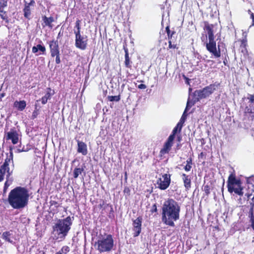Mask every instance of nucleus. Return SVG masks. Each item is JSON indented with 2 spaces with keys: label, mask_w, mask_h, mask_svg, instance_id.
<instances>
[{
  "label": "nucleus",
  "mask_w": 254,
  "mask_h": 254,
  "mask_svg": "<svg viewBox=\"0 0 254 254\" xmlns=\"http://www.w3.org/2000/svg\"><path fill=\"white\" fill-rule=\"evenodd\" d=\"M181 208L178 202L173 198L164 201L162 207V221L166 225L174 227V221L180 218Z\"/></svg>",
  "instance_id": "f257e3e1"
},
{
  "label": "nucleus",
  "mask_w": 254,
  "mask_h": 254,
  "mask_svg": "<svg viewBox=\"0 0 254 254\" xmlns=\"http://www.w3.org/2000/svg\"><path fill=\"white\" fill-rule=\"evenodd\" d=\"M29 197L28 190L26 188L16 187L9 192L7 201L13 209H20L28 205Z\"/></svg>",
  "instance_id": "f03ea898"
},
{
  "label": "nucleus",
  "mask_w": 254,
  "mask_h": 254,
  "mask_svg": "<svg viewBox=\"0 0 254 254\" xmlns=\"http://www.w3.org/2000/svg\"><path fill=\"white\" fill-rule=\"evenodd\" d=\"M203 29L207 32L209 42L206 43L207 50L215 58H218L221 56L220 45L216 47V42L214 40L213 32L214 26L209 24L207 21H204Z\"/></svg>",
  "instance_id": "7ed1b4c3"
},
{
  "label": "nucleus",
  "mask_w": 254,
  "mask_h": 254,
  "mask_svg": "<svg viewBox=\"0 0 254 254\" xmlns=\"http://www.w3.org/2000/svg\"><path fill=\"white\" fill-rule=\"evenodd\" d=\"M230 175L227 182L228 191L229 192L235 193L242 196L243 195V188L242 186V181L237 179L235 170L232 168L229 171Z\"/></svg>",
  "instance_id": "20e7f679"
},
{
  "label": "nucleus",
  "mask_w": 254,
  "mask_h": 254,
  "mask_svg": "<svg viewBox=\"0 0 254 254\" xmlns=\"http://www.w3.org/2000/svg\"><path fill=\"white\" fill-rule=\"evenodd\" d=\"M13 147H9V154H6V156L4 159V162L0 166V182L3 181L4 176H6V179H9L12 174V170H10L9 164L11 162L13 165Z\"/></svg>",
  "instance_id": "39448f33"
},
{
  "label": "nucleus",
  "mask_w": 254,
  "mask_h": 254,
  "mask_svg": "<svg viewBox=\"0 0 254 254\" xmlns=\"http://www.w3.org/2000/svg\"><path fill=\"white\" fill-rule=\"evenodd\" d=\"M220 85V83L215 82L203 88L202 89L196 90L193 93L192 105L200 100L206 98L212 94Z\"/></svg>",
  "instance_id": "423d86ee"
},
{
  "label": "nucleus",
  "mask_w": 254,
  "mask_h": 254,
  "mask_svg": "<svg viewBox=\"0 0 254 254\" xmlns=\"http://www.w3.org/2000/svg\"><path fill=\"white\" fill-rule=\"evenodd\" d=\"M72 225L71 219L70 216H67L64 219H59L53 226V230L56 232L59 238L64 239Z\"/></svg>",
  "instance_id": "0eeeda50"
},
{
  "label": "nucleus",
  "mask_w": 254,
  "mask_h": 254,
  "mask_svg": "<svg viewBox=\"0 0 254 254\" xmlns=\"http://www.w3.org/2000/svg\"><path fill=\"white\" fill-rule=\"evenodd\" d=\"M95 246H97V250L100 253L109 252L114 247V239L111 234H105L104 236L99 237Z\"/></svg>",
  "instance_id": "6e6552de"
},
{
  "label": "nucleus",
  "mask_w": 254,
  "mask_h": 254,
  "mask_svg": "<svg viewBox=\"0 0 254 254\" xmlns=\"http://www.w3.org/2000/svg\"><path fill=\"white\" fill-rule=\"evenodd\" d=\"M183 127V126H182V123H178L176 126L173 129L171 134L164 143L162 148L161 149L159 152V156L160 157H162L165 154H168L170 152L174 143L175 135L178 132L180 133Z\"/></svg>",
  "instance_id": "1a4fd4ad"
},
{
  "label": "nucleus",
  "mask_w": 254,
  "mask_h": 254,
  "mask_svg": "<svg viewBox=\"0 0 254 254\" xmlns=\"http://www.w3.org/2000/svg\"><path fill=\"white\" fill-rule=\"evenodd\" d=\"M171 175L164 174L162 175V178H159L157 181V188L161 190H166L171 183Z\"/></svg>",
  "instance_id": "9d476101"
},
{
  "label": "nucleus",
  "mask_w": 254,
  "mask_h": 254,
  "mask_svg": "<svg viewBox=\"0 0 254 254\" xmlns=\"http://www.w3.org/2000/svg\"><path fill=\"white\" fill-rule=\"evenodd\" d=\"M75 46L81 50H85L87 47L88 38L87 36H82L81 34L75 35Z\"/></svg>",
  "instance_id": "9b49d317"
},
{
  "label": "nucleus",
  "mask_w": 254,
  "mask_h": 254,
  "mask_svg": "<svg viewBox=\"0 0 254 254\" xmlns=\"http://www.w3.org/2000/svg\"><path fill=\"white\" fill-rule=\"evenodd\" d=\"M18 133L15 128H11L10 131L6 132L5 135V138L6 140H10L13 144H16L18 142L19 136Z\"/></svg>",
  "instance_id": "f8f14e48"
},
{
  "label": "nucleus",
  "mask_w": 254,
  "mask_h": 254,
  "mask_svg": "<svg viewBox=\"0 0 254 254\" xmlns=\"http://www.w3.org/2000/svg\"><path fill=\"white\" fill-rule=\"evenodd\" d=\"M35 4L34 0H31L29 2L24 1V7L23 9L24 17L28 20L30 19L31 15V10Z\"/></svg>",
  "instance_id": "ddd939ff"
},
{
  "label": "nucleus",
  "mask_w": 254,
  "mask_h": 254,
  "mask_svg": "<svg viewBox=\"0 0 254 254\" xmlns=\"http://www.w3.org/2000/svg\"><path fill=\"white\" fill-rule=\"evenodd\" d=\"M142 220V217L139 216L136 219L133 221L132 230L134 232L133 233V236L134 237H136L139 236L141 232Z\"/></svg>",
  "instance_id": "4468645a"
},
{
  "label": "nucleus",
  "mask_w": 254,
  "mask_h": 254,
  "mask_svg": "<svg viewBox=\"0 0 254 254\" xmlns=\"http://www.w3.org/2000/svg\"><path fill=\"white\" fill-rule=\"evenodd\" d=\"M182 179L183 180L184 186L186 191L189 190L191 187L192 177L185 173L181 174Z\"/></svg>",
  "instance_id": "2eb2a0df"
},
{
  "label": "nucleus",
  "mask_w": 254,
  "mask_h": 254,
  "mask_svg": "<svg viewBox=\"0 0 254 254\" xmlns=\"http://www.w3.org/2000/svg\"><path fill=\"white\" fill-rule=\"evenodd\" d=\"M51 56L60 53L58 40H53L49 42Z\"/></svg>",
  "instance_id": "dca6fc26"
},
{
  "label": "nucleus",
  "mask_w": 254,
  "mask_h": 254,
  "mask_svg": "<svg viewBox=\"0 0 254 254\" xmlns=\"http://www.w3.org/2000/svg\"><path fill=\"white\" fill-rule=\"evenodd\" d=\"M175 34L176 32L175 31H172L171 33L169 34V35H167L169 43L168 49H178L177 44L174 43L175 41L174 39H173V35Z\"/></svg>",
  "instance_id": "f3484780"
},
{
  "label": "nucleus",
  "mask_w": 254,
  "mask_h": 254,
  "mask_svg": "<svg viewBox=\"0 0 254 254\" xmlns=\"http://www.w3.org/2000/svg\"><path fill=\"white\" fill-rule=\"evenodd\" d=\"M40 51L39 54H36L37 56L40 55H45L46 54V49L44 45L38 44L36 46H33L32 48V52L34 54H36Z\"/></svg>",
  "instance_id": "a211bd4d"
},
{
  "label": "nucleus",
  "mask_w": 254,
  "mask_h": 254,
  "mask_svg": "<svg viewBox=\"0 0 254 254\" xmlns=\"http://www.w3.org/2000/svg\"><path fill=\"white\" fill-rule=\"evenodd\" d=\"M77 152L81 153L83 155L87 154V145L84 142L77 140Z\"/></svg>",
  "instance_id": "6ab92c4d"
},
{
  "label": "nucleus",
  "mask_w": 254,
  "mask_h": 254,
  "mask_svg": "<svg viewBox=\"0 0 254 254\" xmlns=\"http://www.w3.org/2000/svg\"><path fill=\"white\" fill-rule=\"evenodd\" d=\"M109 206L110 207V211L109 214L108 215V217L109 218L113 219L115 217L114 213V209L113 206L110 204H106L105 202L103 200L102 203H100L98 205V207L99 208H103V209H105L106 207Z\"/></svg>",
  "instance_id": "aec40b11"
},
{
  "label": "nucleus",
  "mask_w": 254,
  "mask_h": 254,
  "mask_svg": "<svg viewBox=\"0 0 254 254\" xmlns=\"http://www.w3.org/2000/svg\"><path fill=\"white\" fill-rule=\"evenodd\" d=\"M42 18L43 21V23H42L43 27L48 26L51 28L53 27L52 23L54 21L53 17L50 16V17H47L46 16L44 15L42 16Z\"/></svg>",
  "instance_id": "412c9836"
},
{
  "label": "nucleus",
  "mask_w": 254,
  "mask_h": 254,
  "mask_svg": "<svg viewBox=\"0 0 254 254\" xmlns=\"http://www.w3.org/2000/svg\"><path fill=\"white\" fill-rule=\"evenodd\" d=\"M50 203V209L53 213L58 212V208L60 206V203L56 200H51Z\"/></svg>",
  "instance_id": "4be33fe9"
},
{
  "label": "nucleus",
  "mask_w": 254,
  "mask_h": 254,
  "mask_svg": "<svg viewBox=\"0 0 254 254\" xmlns=\"http://www.w3.org/2000/svg\"><path fill=\"white\" fill-rule=\"evenodd\" d=\"M240 42V50L244 54L248 53L247 47V40L246 38L243 39H240L238 41Z\"/></svg>",
  "instance_id": "5701e85b"
},
{
  "label": "nucleus",
  "mask_w": 254,
  "mask_h": 254,
  "mask_svg": "<svg viewBox=\"0 0 254 254\" xmlns=\"http://www.w3.org/2000/svg\"><path fill=\"white\" fill-rule=\"evenodd\" d=\"M13 106L18 110L22 111L25 109L26 106V102L25 100L16 101L14 102Z\"/></svg>",
  "instance_id": "b1692460"
},
{
  "label": "nucleus",
  "mask_w": 254,
  "mask_h": 254,
  "mask_svg": "<svg viewBox=\"0 0 254 254\" xmlns=\"http://www.w3.org/2000/svg\"><path fill=\"white\" fill-rule=\"evenodd\" d=\"M12 235V234L10 233V231H5L2 234L1 238L5 242L12 244L13 242V240L11 239Z\"/></svg>",
  "instance_id": "393cba45"
},
{
  "label": "nucleus",
  "mask_w": 254,
  "mask_h": 254,
  "mask_svg": "<svg viewBox=\"0 0 254 254\" xmlns=\"http://www.w3.org/2000/svg\"><path fill=\"white\" fill-rule=\"evenodd\" d=\"M248 216L250 219L249 222L251 223V227L254 231V209L250 208L248 212Z\"/></svg>",
  "instance_id": "a878e982"
},
{
  "label": "nucleus",
  "mask_w": 254,
  "mask_h": 254,
  "mask_svg": "<svg viewBox=\"0 0 254 254\" xmlns=\"http://www.w3.org/2000/svg\"><path fill=\"white\" fill-rule=\"evenodd\" d=\"M125 66L128 68H131V62L130 60V58L129 57V54L127 49H125Z\"/></svg>",
  "instance_id": "bb28decb"
},
{
  "label": "nucleus",
  "mask_w": 254,
  "mask_h": 254,
  "mask_svg": "<svg viewBox=\"0 0 254 254\" xmlns=\"http://www.w3.org/2000/svg\"><path fill=\"white\" fill-rule=\"evenodd\" d=\"M0 17L6 24L9 23V19L8 14L7 11L4 10V9H0Z\"/></svg>",
  "instance_id": "cd10ccee"
},
{
  "label": "nucleus",
  "mask_w": 254,
  "mask_h": 254,
  "mask_svg": "<svg viewBox=\"0 0 254 254\" xmlns=\"http://www.w3.org/2000/svg\"><path fill=\"white\" fill-rule=\"evenodd\" d=\"M81 21L79 19H77L75 22V25L74 28V33L75 35L81 34V26H80Z\"/></svg>",
  "instance_id": "c85d7f7f"
},
{
  "label": "nucleus",
  "mask_w": 254,
  "mask_h": 254,
  "mask_svg": "<svg viewBox=\"0 0 254 254\" xmlns=\"http://www.w3.org/2000/svg\"><path fill=\"white\" fill-rule=\"evenodd\" d=\"M187 164L184 167V170L186 172H189L190 171L191 169L192 168V159L191 157L189 158L187 161H186Z\"/></svg>",
  "instance_id": "c756f323"
},
{
  "label": "nucleus",
  "mask_w": 254,
  "mask_h": 254,
  "mask_svg": "<svg viewBox=\"0 0 254 254\" xmlns=\"http://www.w3.org/2000/svg\"><path fill=\"white\" fill-rule=\"evenodd\" d=\"M83 171L84 169L83 168H75L73 172V176L74 178H77L79 175L81 174Z\"/></svg>",
  "instance_id": "7c9ffc66"
},
{
  "label": "nucleus",
  "mask_w": 254,
  "mask_h": 254,
  "mask_svg": "<svg viewBox=\"0 0 254 254\" xmlns=\"http://www.w3.org/2000/svg\"><path fill=\"white\" fill-rule=\"evenodd\" d=\"M107 99L110 102H118L121 100V96L120 95L116 96H108L107 97Z\"/></svg>",
  "instance_id": "2f4dec72"
},
{
  "label": "nucleus",
  "mask_w": 254,
  "mask_h": 254,
  "mask_svg": "<svg viewBox=\"0 0 254 254\" xmlns=\"http://www.w3.org/2000/svg\"><path fill=\"white\" fill-rule=\"evenodd\" d=\"M55 94L54 90H52V89L50 87L47 88V92L46 94L44 95L46 97L48 98V99H50L51 96Z\"/></svg>",
  "instance_id": "473e14b6"
},
{
  "label": "nucleus",
  "mask_w": 254,
  "mask_h": 254,
  "mask_svg": "<svg viewBox=\"0 0 254 254\" xmlns=\"http://www.w3.org/2000/svg\"><path fill=\"white\" fill-rule=\"evenodd\" d=\"M70 250V248L68 246H64L59 252H57V253H61V254H66L69 252Z\"/></svg>",
  "instance_id": "72a5a7b5"
},
{
  "label": "nucleus",
  "mask_w": 254,
  "mask_h": 254,
  "mask_svg": "<svg viewBox=\"0 0 254 254\" xmlns=\"http://www.w3.org/2000/svg\"><path fill=\"white\" fill-rule=\"evenodd\" d=\"M202 190L204 191L206 196H208L210 193V187L208 185H203Z\"/></svg>",
  "instance_id": "f704fd0d"
},
{
  "label": "nucleus",
  "mask_w": 254,
  "mask_h": 254,
  "mask_svg": "<svg viewBox=\"0 0 254 254\" xmlns=\"http://www.w3.org/2000/svg\"><path fill=\"white\" fill-rule=\"evenodd\" d=\"M7 5V1L6 0H0V9H4Z\"/></svg>",
  "instance_id": "c9c22d12"
},
{
  "label": "nucleus",
  "mask_w": 254,
  "mask_h": 254,
  "mask_svg": "<svg viewBox=\"0 0 254 254\" xmlns=\"http://www.w3.org/2000/svg\"><path fill=\"white\" fill-rule=\"evenodd\" d=\"M248 184L252 185L254 188L253 191L254 192V176L249 177L247 179Z\"/></svg>",
  "instance_id": "e433bc0d"
},
{
  "label": "nucleus",
  "mask_w": 254,
  "mask_h": 254,
  "mask_svg": "<svg viewBox=\"0 0 254 254\" xmlns=\"http://www.w3.org/2000/svg\"><path fill=\"white\" fill-rule=\"evenodd\" d=\"M52 57L54 58L56 57V63L57 64H60L61 62V59H60V53H57V55H54L53 56H51Z\"/></svg>",
  "instance_id": "4c0bfd02"
},
{
  "label": "nucleus",
  "mask_w": 254,
  "mask_h": 254,
  "mask_svg": "<svg viewBox=\"0 0 254 254\" xmlns=\"http://www.w3.org/2000/svg\"><path fill=\"white\" fill-rule=\"evenodd\" d=\"M150 212L152 214L155 213H157V206L156 203H155L152 205V206L150 210Z\"/></svg>",
  "instance_id": "58836bf2"
},
{
  "label": "nucleus",
  "mask_w": 254,
  "mask_h": 254,
  "mask_svg": "<svg viewBox=\"0 0 254 254\" xmlns=\"http://www.w3.org/2000/svg\"><path fill=\"white\" fill-rule=\"evenodd\" d=\"M187 110V108L186 109L183 115H182L180 121L178 122V123H182V126H183V124H184L185 122V120L186 119V115H185V112Z\"/></svg>",
  "instance_id": "ea45409f"
},
{
  "label": "nucleus",
  "mask_w": 254,
  "mask_h": 254,
  "mask_svg": "<svg viewBox=\"0 0 254 254\" xmlns=\"http://www.w3.org/2000/svg\"><path fill=\"white\" fill-rule=\"evenodd\" d=\"M124 193L126 195L129 196L130 194V189L128 187H125L124 190Z\"/></svg>",
  "instance_id": "a19ab883"
},
{
  "label": "nucleus",
  "mask_w": 254,
  "mask_h": 254,
  "mask_svg": "<svg viewBox=\"0 0 254 254\" xmlns=\"http://www.w3.org/2000/svg\"><path fill=\"white\" fill-rule=\"evenodd\" d=\"M248 99L249 100V103L252 104L254 103V94H249Z\"/></svg>",
  "instance_id": "79ce46f5"
},
{
  "label": "nucleus",
  "mask_w": 254,
  "mask_h": 254,
  "mask_svg": "<svg viewBox=\"0 0 254 254\" xmlns=\"http://www.w3.org/2000/svg\"><path fill=\"white\" fill-rule=\"evenodd\" d=\"M250 208L254 209V195L251 199V201H250Z\"/></svg>",
  "instance_id": "37998d69"
},
{
  "label": "nucleus",
  "mask_w": 254,
  "mask_h": 254,
  "mask_svg": "<svg viewBox=\"0 0 254 254\" xmlns=\"http://www.w3.org/2000/svg\"><path fill=\"white\" fill-rule=\"evenodd\" d=\"M249 13L250 14L251 18L252 19L253 23L252 25H254V13H253L250 10H248Z\"/></svg>",
  "instance_id": "c03bdc74"
},
{
  "label": "nucleus",
  "mask_w": 254,
  "mask_h": 254,
  "mask_svg": "<svg viewBox=\"0 0 254 254\" xmlns=\"http://www.w3.org/2000/svg\"><path fill=\"white\" fill-rule=\"evenodd\" d=\"M48 98L46 97L45 96H43L42 97L41 101L42 104H45L47 103L48 101Z\"/></svg>",
  "instance_id": "a18cd8bd"
},
{
  "label": "nucleus",
  "mask_w": 254,
  "mask_h": 254,
  "mask_svg": "<svg viewBox=\"0 0 254 254\" xmlns=\"http://www.w3.org/2000/svg\"><path fill=\"white\" fill-rule=\"evenodd\" d=\"M138 88L140 89H145L146 88V86L144 84H140L138 85Z\"/></svg>",
  "instance_id": "49530a36"
},
{
  "label": "nucleus",
  "mask_w": 254,
  "mask_h": 254,
  "mask_svg": "<svg viewBox=\"0 0 254 254\" xmlns=\"http://www.w3.org/2000/svg\"><path fill=\"white\" fill-rule=\"evenodd\" d=\"M10 183L9 182V179H6V181L4 183V187L8 188L9 187V186H10Z\"/></svg>",
  "instance_id": "de8ad7c7"
},
{
  "label": "nucleus",
  "mask_w": 254,
  "mask_h": 254,
  "mask_svg": "<svg viewBox=\"0 0 254 254\" xmlns=\"http://www.w3.org/2000/svg\"><path fill=\"white\" fill-rule=\"evenodd\" d=\"M165 30H166V32L167 34V35H169L170 33H171V31L170 30V27H169V26H167L166 27V28H165Z\"/></svg>",
  "instance_id": "09e8293b"
},
{
  "label": "nucleus",
  "mask_w": 254,
  "mask_h": 254,
  "mask_svg": "<svg viewBox=\"0 0 254 254\" xmlns=\"http://www.w3.org/2000/svg\"><path fill=\"white\" fill-rule=\"evenodd\" d=\"M246 196H247L248 199L247 200H249V199L250 198V197L252 195V193H247L245 194V195Z\"/></svg>",
  "instance_id": "8fccbe9b"
},
{
  "label": "nucleus",
  "mask_w": 254,
  "mask_h": 254,
  "mask_svg": "<svg viewBox=\"0 0 254 254\" xmlns=\"http://www.w3.org/2000/svg\"><path fill=\"white\" fill-rule=\"evenodd\" d=\"M205 156V154L203 152H201L198 155V158H203V157Z\"/></svg>",
  "instance_id": "3c124183"
},
{
  "label": "nucleus",
  "mask_w": 254,
  "mask_h": 254,
  "mask_svg": "<svg viewBox=\"0 0 254 254\" xmlns=\"http://www.w3.org/2000/svg\"><path fill=\"white\" fill-rule=\"evenodd\" d=\"M182 140V136L181 134H179V135L177 136V141L178 142H180Z\"/></svg>",
  "instance_id": "603ef678"
},
{
  "label": "nucleus",
  "mask_w": 254,
  "mask_h": 254,
  "mask_svg": "<svg viewBox=\"0 0 254 254\" xmlns=\"http://www.w3.org/2000/svg\"><path fill=\"white\" fill-rule=\"evenodd\" d=\"M223 64L225 65H227V59L225 58V60L223 61Z\"/></svg>",
  "instance_id": "864d4df0"
},
{
  "label": "nucleus",
  "mask_w": 254,
  "mask_h": 254,
  "mask_svg": "<svg viewBox=\"0 0 254 254\" xmlns=\"http://www.w3.org/2000/svg\"><path fill=\"white\" fill-rule=\"evenodd\" d=\"M4 96H5V93H1L0 94V98H3Z\"/></svg>",
  "instance_id": "5fc2aeb1"
},
{
  "label": "nucleus",
  "mask_w": 254,
  "mask_h": 254,
  "mask_svg": "<svg viewBox=\"0 0 254 254\" xmlns=\"http://www.w3.org/2000/svg\"><path fill=\"white\" fill-rule=\"evenodd\" d=\"M23 152V150H21V149H17V151H16L17 153H20V152Z\"/></svg>",
  "instance_id": "6e6d98bb"
},
{
  "label": "nucleus",
  "mask_w": 254,
  "mask_h": 254,
  "mask_svg": "<svg viewBox=\"0 0 254 254\" xmlns=\"http://www.w3.org/2000/svg\"><path fill=\"white\" fill-rule=\"evenodd\" d=\"M39 254H46L44 251H40Z\"/></svg>",
  "instance_id": "4d7b16f0"
},
{
  "label": "nucleus",
  "mask_w": 254,
  "mask_h": 254,
  "mask_svg": "<svg viewBox=\"0 0 254 254\" xmlns=\"http://www.w3.org/2000/svg\"><path fill=\"white\" fill-rule=\"evenodd\" d=\"M7 189H8L7 188H5V187H3V191L5 192L7 190Z\"/></svg>",
  "instance_id": "13d9d810"
},
{
  "label": "nucleus",
  "mask_w": 254,
  "mask_h": 254,
  "mask_svg": "<svg viewBox=\"0 0 254 254\" xmlns=\"http://www.w3.org/2000/svg\"><path fill=\"white\" fill-rule=\"evenodd\" d=\"M125 179L127 180V172H125Z\"/></svg>",
  "instance_id": "bf43d9fd"
},
{
  "label": "nucleus",
  "mask_w": 254,
  "mask_h": 254,
  "mask_svg": "<svg viewBox=\"0 0 254 254\" xmlns=\"http://www.w3.org/2000/svg\"><path fill=\"white\" fill-rule=\"evenodd\" d=\"M180 145L179 144H178V145H177V148L178 149H180Z\"/></svg>",
  "instance_id": "052dcab7"
},
{
  "label": "nucleus",
  "mask_w": 254,
  "mask_h": 254,
  "mask_svg": "<svg viewBox=\"0 0 254 254\" xmlns=\"http://www.w3.org/2000/svg\"><path fill=\"white\" fill-rule=\"evenodd\" d=\"M21 150H23V152H24V151H26V150L24 149V148H22V149H21Z\"/></svg>",
  "instance_id": "680f3d73"
},
{
  "label": "nucleus",
  "mask_w": 254,
  "mask_h": 254,
  "mask_svg": "<svg viewBox=\"0 0 254 254\" xmlns=\"http://www.w3.org/2000/svg\"><path fill=\"white\" fill-rule=\"evenodd\" d=\"M55 254H61V253H56Z\"/></svg>",
  "instance_id": "e2e57ef3"
},
{
  "label": "nucleus",
  "mask_w": 254,
  "mask_h": 254,
  "mask_svg": "<svg viewBox=\"0 0 254 254\" xmlns=\"http://www.w3.org/2000/svg\"><path fill=\"white\" fill-rule=\"evenodd\" d=\"M60 33H59L58 36H60Z\"/></svg>",
  "instance_id": "0e129e2a"
}]
</instances>
